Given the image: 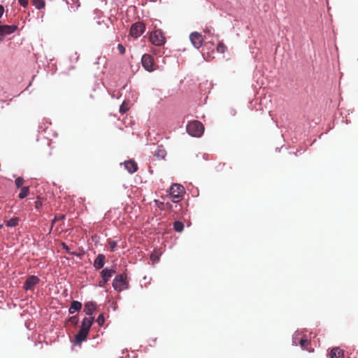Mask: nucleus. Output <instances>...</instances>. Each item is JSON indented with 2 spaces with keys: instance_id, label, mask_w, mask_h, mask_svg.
Wrapping results in <instances>:
<instances>
[{
  "instance_id": "nucleus-13",
  "label": "nucleus",
  "mask_w": 358,
  "mask_h": 358,
  "mask_svg": "<svg viewBox=\"0 0 358 358\" xmlns=\"http://www.w3.org/2000/svg\"><path fill=\"white\" fill-rule=\"evenodd\" d=\"M96 304L92 301H88L85 304L84 312L87 315H92L96 310Z\"/></svg>"
},
{
  "instance_id": "nucleus-21",
  "label": "nucleus",
  "mask_w": 358,
  "mask_h": 358,
  "mask_svg": "<svg viewBox=\"0 0 358 358\" xmlns=\"http://www.w3.org/2000/svg\"><path fill=\"white\" fill-rule=\"evenodd\" d=\"M155 155L158 157L164 159L166 155V151L162 148V147H157V150L155 152Z\"/></svg>"
},
{
  "instance_id": "nucleus-40",
  "label": "nucleus",
  "mask_w": 358,
  "mask_h": 358,
  "mask_svg": "<svg viewBox=\"0 0 358 358\" xmlns=\"http://www.w3.org/2000/svg\"><path fill=\"white\" fill-rule=\"evenodd\" d=\"M2 227H3V225H2V224H0V229H1V228H2Z\"/></svg>"
},
{
  "instance_id": "nucleus-8",
  "label": "nucleus",
  "mask_w": 358,
  "mask_h": 358,
  "mask_svg": "<svg viewBox=\"0 0 358 358\" xmlns=\"http://www.w3.org/2000/svg\"><path fill=\"white\" fill-rule=\"evenodd\" d=\"M189 39L192 44L196 49H199L203 45V36L199 32H192L189 36Z\"/></svg>"
},
{
  "instance_id": "nucleus-34",
  "label": "nucleus",
  "mask_w": 358,
  "mask_h": 358,
  "mask_svg": "<svg viewBox=\"0 0 358 358\" xmlns=\"http://www.w3.org/2000/svg\"><path fill=\"white\" fill-rule=\"evenodd\" d=\"M107 282H108V281H105V279H103V278H102V280H101V281H99V285L100 287H105V285H106V284Z\"/></svg>"
},
{
  "instance_id": "nucleus-37",
  "label": "nucleus",
  "mask_w": 358,
  "mask_h": 358,
  "mask_svg": "<svg viewBox=\"0 0 358 358\" xmlns=\"http://www.w3.org/2000/svg\"><path fill=\"white\" fill-rule=\"evenodd\" d=\"M63 246H64V248L66 251H68V250H69V247H68L66 245H65V244L64 243V244H63Z\"/></svg>"
},
{
  "instance_id": "nucleus-7",
  "label": "nucleus",
  "mask_w": 358,
  "mask_h": 358,
  "mask_svg": "<svg viewBox=\"0 0 358 358\" xmlns=\"http://www.w3.org/2000/svg\"><path fill=\"white\" fill-rule=\"evenodd\" d=\"M141 63L143 68L148 71H154V58L149 54H144L142 56Z\"/></svg>"
},
{
  "instance_id": "nucleus-5",
  "label": "nucleus",
  "mask_w": 358,
  "mask_h": 358,
  "mask_svg": "<svg viewBox=\"0 0 358 358\" xmlns=\"http://www.w3.org/2000/svg\"><path fill=\"white\" fill-rule=\"evenodd\" d=\"M150 41L155 45L161 46L166 42V38L162 30L157 29L150 33L149 37Z\"/></svg>"
},
{
  "instance_id": "nucleus-39",
  "label": "nucleus",
  "mask_w": 358,
  "mask_h": 358,
  "mask_svg": "<svg viewBox=\"0 0 358 358\" xmlns=\"http://www.w3.org/2000/svg\"><path fill=\"white\" fill-rule=\"evenodd\" d=\"M152 52L154 54H157V50H156L155 49H153V50H152Z\"/></svg>"
},
{
  "instance_id": "nucleus-17",
  "label": "nucleus",
  "mask_w": 358,
  "mask_h": 358,
  "mask_svg": "<svg viewBox=\"0 0 358 358\" xmlns=\"http://www.w3.org/2000/svg\"><path fill=\"white\" fill-rule=\"evenodd\" d=\"M29 194V187L28 186L23 187L21 188L20 192L19 194V198L22 199L27 197Z\"/></svg>"
},
{
  "instance_id": "nucleus-28",
  "label": "nucleus",
  "mask_w": 358,
  "mask_h": 358,
  "mask_svg": "<svg viewBox=\"0 0 358 358\" xmlns=\"http://www.w3.org/2000/svg\"><path fill=\"white\" fill-rule=\"evenodd\" d=\"M65 218V215H56L55 216V218L53 219V220L52 221V226L53 225V224L55 222H56L57 221H59V220H64Z\"/></svg>"
},
{
  "instance_id": "nucleus-29",
  "label": "nucleus",
  "mask_w": 358,
  "mask_h": 358,
  "mask_svg": "<svg viewBox=\"0 0 358 358\" xmlns=\"http://www.w3.org/2000/svg\"><path fill=\"white\" fill-rule=\"evenodd\" d=\"M96 322L100 326L104 324L105 318L102 314L99 315V317L96 319Z\"/></svg>"
},
{
  "instance_id": "nucleus-32",
  "label": "nucleus",
  "mask_w": 358,
  "mask_h": 358,
  "mask_svg": "<svg viewBox=\"0 0 358 358\" xmlns=\"http://www.w3.org/2000/svg\"><path fill=\"white\" fill-rule=\"evenodd\" d=\"M42 206V202L41 201L40 197L37 198V200L35 201V208L36 209H39Z\"/></svg>"
},
{
  "instance_id": "nucleus-27",
  "label": "nucleus",
  "mask_w": 358,
  "mask_h": 358,
  "mask_svg": "<svg viewBox=\"0 0 358 358\" xmlns=\"http://www.w3.org/2000/svg\"><path fill=\"white\" fill-rule=\"evenodd\" d=\"M24 179L22 178V177H18L15 179V185L17 186V187H20L21 186H22V185L24 184Z\"/></svg>"
},
{
  "instance_id": "nucleus-18",
  "label": "nucleus",
  "mask_w": 358,
  "mask_h": 358,
  "mask_svg": "<svg viewBox=\"0 0 358 358\" xmlns=\"http://www.w3.org/2000/svg\"><path fill=\"white\" fill-rule=\"evenodd\" d=\"M173 229L177 232H181L184 229V224L180 221H176L173 223Z\"/></svg>"
},
{
  "instance_id": "nucleus-3",
  "label": "nucleus",
  "mask_w": 358,
  "mask_h": 358,
  "mask_svg": "<svg viewBox=\"0 0 358 358\" xmlns=\"http://www.w3.org/2000/svg\"><path fill=\"white\" fill-rule=\"evenodd\" d=\"M113 287L117 292L127 289L129 287L127 275L124 273L117 275L113 281Z\"/></svg>"
},
{
  "instance_id": "nucleus-2",
  "label": "nucleus",
  "mask_w": 358,
  "mask_h": 358,
  "mask_svg": "<svg viewBox=\"0 0 358 358\" xmlns=\"http://www.w3.org/2000/svg\"><path fill=\"white\" fill-rule=\"evenodd\" d=\"M185 193V190L184 187L180 184H173L170 187L169 195L173 203H178L182 200Z\"/></svg>"
},
{
  "instance_id": "nucleus-11",
  "label": "nucleus",
  "mask_w": 358,
  "mask_h": 358,
  "mask_svg": "<svg viewBox=\"0 0 358 358\" xmlns=\"http://www.w3.org/2000/svg\"><path fill=\"white\" fill-rule=\"evenodd\" d=\"M106 261V257L103 254H99L94 261V267L96 269H101L103 267Z\"/></svg>"
},
{
  "instance_id": "nucleus-10",
  "label": "nucleus",
  "mask_w": 358,
  "mask_h": 358,
  "mask_svg": "<svg viewBox=\"0 0 358 358\" xmlns=\"http://www.w3.org/2000/svg\"><path fill=\"white\" fill-rule=\"evenodd\" d=\"M17 29L16 25H0V36L10 34Z\"/></svg>"
},
{
  "instance_id": "nucleus-33",
  "label": "nucleus",
  "mask_w": 358,
  "mask_h": 358,
  "mask_svg": "<svg viewBox=\"0 0 358 358\" xmlns=\"http://www.w3.org/2000/svg\"><path fill=\"white\" fill-rule=\"evenodd\" d=\"M20 4L24 8L27 7L28 5V0H18Z\"/></svg>"
},
{
  "instance_id": "nucleus-26",
  "label": "nucleus",
  "mask_w": 358,
  "mask_h": 358,
  "mask_svg": "<svg viewBox=\"0 0 358 358\" xmlns=\"http://www.w3.org/2000/svg\"><path fill=\"white\" fill-rule=\"evenodd\" d=\"M109 249L111 252H113L117 247V242L115 241H108Z\"/></svg>"
},
{
  "instance_id": "nucleus-12",
  "label": "nucleus",
  "mask_w": 358,
  "mask_h": 358,
  "mask_svg": "<svg viewBox=\"0 0 358 358\" xmlns=\"http://www.w3.org/2000/svg\"><path fill=\"white\" fill-rule=\"evenodd\" d=\"M124 167L130 173H135L138 169L137 164L133 160L126 161L124 162Z\"/></svg>"
},
{
  "instance_id": "nucleus-24",
  "label": "nucleus",
  "mask_w": 358,
  "mask_h": 358,
  "mask_svg": "<svg viewBox=\"0 0 358 358\" xmlns=\"http://www.w3.org/2000/svg\"><path fill=\"white\" fill-rule=\"evenodd\" d=\"M299 343L303 349L308 350V346L310 345V342L307 339H301Z\"/></svg>"
},
{
  "instance_id": "nucleus-35",
  "label": "nucleus",
  "mask_w": 358,
  "mask_h": 358,
  "mask_svg": "<svg viewBox=\"0 0 358 358\" xmlns=\"http://www.w3.org/2000/svg\"><path fill=\"white\" fill-rule=\"evenodd\" d=\"M4 13V7L0 4V18L2 17Z\"/></svg>"
},
{
  "instance_id": "nucleus-14",
  "label": "nucleus",
  "mask_w": 358,
  "mask_h": 358,
  "mask_svg": "<svg viewBox=\"0 0 358 358\" xmlns=\"http://www.w3.org/2000/svg\"><path fill=\"white\" fill-rule=\"evenodd\" d=\"M115 270L114 268H103L101 272V275L103 279H105V281H108L109 279L112 277V275L115 273Z\"/></svg>"
},
{
  "instance_id": "nucleus-4",
  "label": "nucleus",
  "mask_w": 358,
  "mask_h": 358,
  "mask_svg": "<svg viewBox=\"0 0 358 358\" xmlns=\"http://www.w3.org/2000/svg\"><path fill=\"white\" fill-rule=\"evenodd\" d=\"M187 131L191 136L199 137L203 133L204 127L201 122L194 120L187 125Z\"/></svg>"
},
{
  "instance_id": "nucleus-30",
  "label": "nucleus",
  "mask_w": 358,
  "mask_h": 358,
  "mask_svg": "<svg viewBox=\"0 0 358 358\" xmlns=\"http://www.w3.org/2000/svg\"><path fill=\"white\" fill-rule=\"evenodd\" d=\"M69 322L73 324H77L78 322V316H72L69 318Z\"/></svg>"
},
{
  "instance_id": "nucleus-19",
  "label": "nucleus",
  "mask_w": 358,
  "mask_h": 358,
  "mask_svg": "<svg viewBox=\"0 0 358 358\" xmlns=\"http://www.w3.org/2000/svg\"><path fill=\"white\" fill-rule=\"evenodd\" d=\"M33 5L38 10L45 7L44 0H32Z\"/></svg>"
},
{
  "instance_id": "nucleus-6",
  "label": "nucleus",
  "mask_w": 358,
  "mask_h": 358,
  "mask_svg": "<svg viewBox=\"0 0 358 358\" xmlns=\"http://www.w3.org/2000/svg\"><path fill=\"white\" fill-rule=\"evenodd\" d=\"M145 30V25L142 22H137L133 24L130 29V35L133 37L138 38L141 36Z\"/></svg>"
},
{
  "instance_id": "nucleus-36",
  "label": "nucleus",
  "mask_w": 358,
  "mask_h": 358,
  "mask_svg": "<svg viewBox=\"0 0 358 358\" xmlns=\"http://www.w3.org/2000/svg\"><path fill=\"white\" fill-rule=\"evenodd\" d=\"M203 31H204V33L208 34H211V29L210 28H208V27L204 29Z\"/></svg>"
},
{
  "instance_id": "nucleus-16",
  "label": "nucleus",
  "mask_w": 358,
  "mask_h": 358,
  "mask_svg": "<svg viewBox=\"0 0 358 358\" xmlns=\"http://www.w3.org/2000/svg\"><path fill=\"white\" fill-rule=\"evenodd\" d=\"M82 308V303L78 301H73L71 303L69 312L70 314H73L76 311H78Z\"/></svg>"
},
{
  "instance_id": "nucleus-1",
  "label": "nucleus",
  "mask_w": 358,
  "mask_h": 358,
  "mask_svg": "<svg viewBox=\"0 0 358 358\" xmlns=\"http://www.w3.org/2000/svg\"><path fill=\"white\" fill-rule=\"evenodd\" d=\"M93 322L94 317H86L83 320L81 328L80 331L77 333V334L75 336V344H80L87 339Z\"/></svg>"
},
{
  "instance_id": "nucleus-9",
  "label": "nucleus",
  "mask_w": 358,
  "mask_h": 358,
  "mask_svg": "<svg viewBox=\"0 0 358 358\" xmlns=\"http://www.w3.org/2000/svg\"><path fill=\"white\" fill-rule=\"evenodd\" d=\"M39 278L36 275L29 276L24 282V289L26 290L32 289L39 282Z\"/></svg>"
},
{
  "instance_id": "nucleus-31",
  "label": "nucleus",
  "mask_w": 358,
  "mask_h": 358,
  "mask_svg": "<svg viewBox=\"0 0 358 358\" xmlns=\"http://www.w3.org/2000/svg\"><path fill=\"white\" fill-rule=\"evenodd\" d=\"M117 50L121 55H124L125 53V48L122 44H119L117 45Z\"/></svg>"
},
{
  "instance_id": "nucleus-25",
  "label": "nucleus",
  "mask_w": 358,
  "mask_h": 358,
  "mask_svg": "<svg viewBox=\"0 0 358 358\" xmlns=\"http://www.w3.org/2000/svg\"><path fill=\"white\" fill-rule=\"evenodd\" d=\"M150 259L153 262H157L159 260V254L157 251H154L150 255Z\"/></svg>"
},
{
  "instance_id": "nucleus-38",
  "label": "nucleus",
  "mask_w": 358,
  "mask_h": 358,
  "mask_svg": "<svg viewBox=\"0 0 358 358\" xmlns=\"http://www.w3.org/2000/svg\"><path fill=\"white\" fill-rule=\"evenodd\" d=\"M171 206H171V204H169V203H166V208H171Z\"/></svg>"
},
{
  "instance_id": "nucleus-23",
  "label": "nucleus",
  "mask_w": 358,
  "mask_h": 358,
  "mask_svg": "<svg viewBox=\"0 0 358 358\" xmlns=\"http://www.w3.org/2000/svg\"><path fill=\"white\" fill-rule=\"evenodd\" d=\"M227 50V46L223 42L220 41L217 45V51L220 53H224Z\"/></svg>"
},
{
  "instance_id": "nucleus-20",
  "label": "nucleus",
  "mask_w": 358,
  "mask_h": 358,
  "mask_svg": "<svg viewBox=\"0 0 358 358\" xmlns=\"http://www.w3.org/2000/svg\"><path fill=\"white\" fill-rule=\"evenodd\" d=\"M19 218L17 217H13L6 222V226L13 227L18 224Z\"/></svg>"
},
{
  "instance_id": "nucleus-22",
  "label": "nucleus",
  "mask_w": 358,
  "mask_h": 358,
  "mask_svg": "<svg viewBox=\"0 0 358 358\" xmlns=\"http://www.w3.org/2000/svg\"><path fill=\"white\" fill-rule=\"evenodd\" d=\"M129 109V106L127 102L124 101L120 107V112L122 114L125 113L127 111H128Z\"/></svg>"
},
{
  "instance_id": "nucleus-15",
  "label": "nucleus",
  "mask_w": 358,
  "mask_h": 358,
  "mask_svg": "<svg viewBox=\"0 0 358 358\" xmlns=\"http://www.w3.org/2000/svg\"><path fill=\"white\" fill-rule=\"evenodd\" d=\"M331 358H343L344 352L338 347L334 348L329 354Z\"/></svg>"
}]
</instances>
